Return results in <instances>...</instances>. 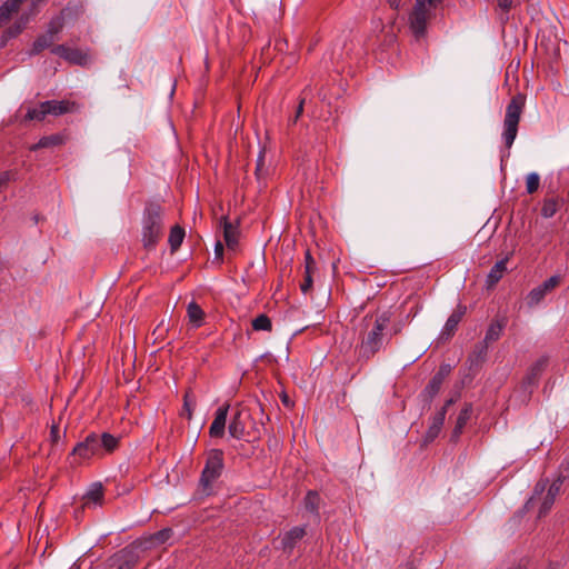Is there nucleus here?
<instances>
[{"mask_svg":"<svg viewBox=\"0 0 569 569\" xmlns=\"http://www.w3.org/2000/svg\"><path fill=\"white\" fill-rule=\"evenodd\" d=\"M54 41H56V37L46 31L43 34H40L39 37H37V39L34 40V42L32 44V48L30 50V54L36 56V54H39L44 49H48V48L52 49L54 47L53 46Z\"/></svg>","mask_w":569,"mask_h":569,"instance_id":"aec40b11","label":"nucleus"},{"mask_svg":"<svg viewBox=\"0 0 569 569\" xmlns=\"http://www.w3.org/2000/svg\"><path fill=\"white\" fill-rule=\"evenodd\" d=\"M460 433H461V429H453L451 439L457 440L459 438Z\"/></svg>","mask_w":569,"mask_h":569,"instance_id":"de8ad7c7","label":"nucleus"},{"mask_svg":"<svg viewBox=\"0 0 569 569\" xmlns=\"http://www.w3.org/2000/svg\"><path fill=\"white\" fill-rule=\"evenodd\" d=\"M450 366H441L425 387L421 396L425 401H431L440 391L443 381L450 373Z\"/></svg>","mask_w":569,"mask_h":569,"instance_id":"9d476101","label":"nucleus"},{"mask_svg":"<svg viewBox=\"0 0 569 569\" xmlns=\"http://www.w3.org/2000/svg\"><path fill=\"white\" fill-rule=\"evenodd\" d=\"M465 313L466 307L463 306H458L457 309L453 310V312L449 316L440 332V340L447 341L453 337Z\"/></svg>","mask_w":569,"mask_h":569,"instance_id":"ddd939ff","label":"nucleus"},{"mask_svg":"<svg viewBox=\"0 0 569 569\" xmlns=\"http://www.w3.org/2000/svg\"><path fill=\"white\" fill-rule=\"evenodd\" d=\"M219 226L222 228L223 240L227 248L231 251L237 250L240 234L239 222L232 223L227 216H222Z\"/></svg>","mask_w":569,"mask_h":569,"instance_id":"f8f14e48","label":"nucleus"},{"mask_svg":"<svg viewBox=\"0 0 569 569\" xmlns=\"http://www.w3.org/2000/svg\"><path fill=\"white\" fill-rule=\"evenodd\" d=\"M66 7L71 8V10L67 13L66 21L71 20V19H77L81 12V8L77 4H71V3L67 4Z\"/></svg>","mask_w":569,"mask_h":569,"instance_id":"4c0bfd02","label":"nucleus"},{"mask_svg":"<svg viewBox=\"0 0 569 569\" xmlns=\"http://www.w3.org/2000/svg\"><path fill=\"white\" fill-rule=\"evenodd\" d=\"M305 101L306 99L305 98H301L300 99V102H299V106L297 108V111H296V117L293 119V122H296L298 120V118L302 114L303 112V104H305Z\"/></svg>","mask_w":569,"mask_h":569,"instance_id":"37998d69","label":"nucleus"},{"mask_svg":"<svg viewBox=\"0 0 569 569\" xmlns=\"http://www.w3.org/2000/svg\"><path fill=\"white\" fill-rule=\"evenodd\" d=\"M171 537H172V529L164 528V529H161V530L157 531L156 533H153L150 537V541L152 545H162V543L167 542Z\"/></svg>","mask_w":569,"mask_h":569,"instance_id":"c85d7f7f","label":"nucleus"},{"mask_svg":"<svg viewBox=\"0 0 569 569\" xmlns=\"http://www.w3.org/2000/svg\"><path fill=\"white\" fill-rule=\"evenodd\" d=\"M210 437L213 439L223 438L226 429H209Z\"/></svg>","mask_w":569,"mask_h":569,"instance_id":"a19ab883","label":"nucleus"},{"mask_svg":"<svg viewBox=\"0 0 569 569\" xmlns=\"http://www.w3.org/2000/svg\"><path fill=\"white\" fill-rule=\"evenodd\" d=\"M313 284L312 273H305L303 281L300 284L302 293L307 295L311 291Z\"/></svg>","mask_w":569,"mask_h":569,"instance_id":"f704fd0d","label":"nucleus"},{"mask_svg":"<svg viewBox=\"0 0 569 569\" xmlns=\"http://www.w3.org/2000/svg\"><path fill=\"white\" fill-rule=\"evenodd\" d=\"M282 402H283L287 407H289V406H290V401H289L288 396H286V395L283 396V398H282Z\"/></svg>","mask_w":569,"mask_h":569,"instance_id":"09e8293b","label":"nucleus"},{"mask_svg":"<svg viewBox=\"0 0 569 569\" xmlns=\"http://www.w3.org/2000/svg\"><path fill=\"white\" fill-rule=\"evenodd\" d=\"M71 10L70 7H64L60 13L56 17H53L50 22L48 23V28H47V32H49L50 34L52 36H57L59 34L63 27H64V23H66V17H67V13Z\"/></svg>","mask_w":569,"mask_h":569,"instance_id":"5701e85b","label":"nucleus"},{"mask_svg":"<svg viewBox=\"0 0 569 569\" xmlns=\"http://www.w3.org/2000/svg\"><path fill=\"white\" fill-rule=\"evenodd\" d=\"M132 562L131 561H124L123 563H121L118 569H131L132 568Z\"/></svg>","mask_w":569,"mask_h":569,"instance_id":"49530a36","label":"nucleus"},{"mask_svg":"<svg viewBox=\"0 0 569 569\" xmlns=\"http://www.w3.org/2000/svg\"><path fill=\"white\" fill-rule=\"evenodd\" d=\"M391 319L389 311L366 316L362 319V330L360 331L359 357L365 359L372 358L383 345V331Z\"/></svg>","mask_w":569,"mask_h":569,"instance_id":"f257e3e1","label":"nucleus"},{"mask_svg":"<svg viewBox=\"0 0 569 569\" xmlns=\"http://www.w3.org/2000/svg\"><path fill=\"white\" fill-rule=\"evenodd\" d=\"M187 317L193 328H200L204 321V311L197 302L191 301L187 307Z\"/></svg>","mask_w":569,"mask_h":569,"instance_id":"6ab92c4d","label":"nucleus"},{"mask_svg":"<svg viewBox=\"0 0 569 569\" xmlns=\"http://www.w3.org/2000/svg\"><path fill=\"white\" fill-rule=\"evenodd\" d=\"M28 22V14L20 16L9 28L3 31L1 37V47H4L10 39L18 37L24 30Z\"/></svg>","mask_w":569,"mask_h":569,"instance_id":"2eb2a0df","label":"nucleus"},{"mask_svg":"<svg viewBox=\"0 0 569 569\" xmlns=\"http://www.w3.org/2000/svg\"><path fill=\"white\" fill-rule=\"evenodd\" d=\"M305 508L311 513H318L320 496L317 491L310 490L305 497Z\"/></svg>","mask_w":569,"mask_h":569,"instance_id":"bb28decb","label":"nucleus"},{"mask_svg":"<svg viewBox=\"0 0 569 569\" xmlns=\"http://www.w3.org/2000/svg\"><path fill=\"white\" fill-rule=\"evenodd\" d=\"M214 254H216V258L221 260L222 259V254H223V244L220 242V241H217L216 246H214Z\"/></svg>","mask_w":569,"mask_h":569,"instance_id":"79ce46f5","label":"nucleus"},{"mask_svg":"<svg viewBox=\"0 0 569 569\" xmlns=\"http://www.w3.org/2000/svg\"><path fill=\"white\" fill-rule=\"evenodd\" d=\"M507 262L508 258L501 259L497 261L490 269L486 280L488 288L496 286L503 277L505 272L507 271Z\"/></svg>","mask_w":569,"mask_h":569,"instance_id":"f3484780","label":"nucleus"},{"mask_svg":"<svg viewBox=\"0 0 569 569\" xmlns=\"http://www.w3.org/2000/svg\"><path fill=\"white\" fill-rule=\"evenodd\" d=\"M76 108V103L68 100H48L41 102L38 108L29 109L26 119L41 121L47 114L61 116L64 113L72 112Z\"/></svg>","mask_w":569,"mask_h":569,"instance_id":"0eeeda50","label":"nucleus"},{"mask_svg":"<svg viewBox=\"0 0 569 569\" xmlns=\"http://www.w3.org/2000/svg\"><path fill=\"white\" fill-rule=\"evenodd\" d=\"M228 408V406H221L217 409L214 419L210 427H226Z\"/></svg>","mask_w":569,"mask_h":569,"instance_id":"c756f323","label":"nucleus"},{"mask_svg":"<svg viewBox=\"0 0 569 569\" xmlns=\"http://www.w3.org/2000/svg\"><path fill=\"white\" fill-rule=\"evenodd\" d=\"M59 431H60V429H56V428H52V429H51V433H52V436H54V437H56V436H58Z\"/></svg>","mask_w":569,"mask_h":569,"instance_id":"8fccbe9b","label":"nucleus"},{"mask_svg":"<svg viewBox=\"0 0 569 569\" xmlns=\"http://www.w3.org/2000/svg\"><path fill=\"white\" fill-rule=\"evenodd\" d=\"M548 358L547 357H540L529 369L527 376H526V382L530 385H535L540 375L545 371V369L548 366Z\"/></svg>","mask_w":569,"mask_h":569,"instance_id":"4be33fe9","label":"nucleus"},{"mask_svg":"<svg viewBox=\"0 0 569 569\" xmlns=\"http://www.w3.org/2000/svg\"><path fill=\"white\" fill-rule=\"evenodd\" d=\"M547 569H556L553 566H549Z\"/></svg>","mask_w":569,"mask_h":569,"instance_id":"6e6d98bb","label":"nucleus"},{"mask_svg":"<svg viewBox=\"0 0 569 569\" xmlns=\"http://www.w3.org/2000/svg\"><path fill=\"white\" fill-rule=\"evenodd\" d=\"M103 501V487L101 483H93L88 492L83 496V506L101 505Z\"/></svg>","mask_w":569,"mask_h":569,"instance_id":"412c9836","label":"nucleus"},{"mask_svg":"<svg viewBox=\"0 0 569 569\" xmlns=\"http://www.w3.org/2000/svg\"><path fill=\"white\" fill-rule=\"evenodd\" d=\"M184 238V230L180 226H174L171 228L169 233V244L172 251H176L181 246Z\"/></svg>","mask_w":569,"mask_h":569,"instance_id":"393cba45","label":"nucleus"},{"mask_svg":"<svg viewBox=\"0 0 569 569\" xmlns=\"http://www.w3.org/2000/svg\"><path fill=\"white\" fill-rule=\"evenodd\" d=\"M546 483L539 481L535 487V495H540L545 490Z\"/></svg>","mask_w":569,"mask_h":569,"instance_id":"a18cd8bd","label":"nucleus"},{"mask_svg":"<svg viewBox=\"0 0 569 569\" xmlns=\"http://www.w3.org/2000/svg\"><path fill=\"white\" fill-rule=\"evenodd\" d=\"M163 209L159 203H147L141 221V241L146 249H153L163 233Z\"/></svg>","mask_w":569,"mask_h":569,"instance_id":"f03ea898","label":"nucleus"},{"mask_svg":"<svg viewBox=\"0 0 569 569\" xmlns=\"http://www.w3.org/2000/svg\"><path fill=\"white\" fill-rule=\"evenodd\" d=\"M555 499H556V498H553V497H551V496L546 495V497H545V499H543V501H542V503H541V507H540V509H539V515H538V516H539L540 518H541V517H543V516H546V515L548 513V511L551 509V507H552V505H553V502H555Z\"/></svg>","mask_w":569,"mask_h":569,"instance_id":"473e14b6","label":"nucleus"},{"mask_svg":"<svg viewBox=\"0 0 569 569\" xmlns=\"http://www.w3.org/2000/svg\"><path fill=\"white\" fill-rule=\"evenodd\" d=\"M472 415V406L471 405H465V407L461 409L460 413L458 415L456 427H465Z\"/></svg>","mask_w":569,"mask_h":569,"instance_id":"2f4dec72","label":"nucleus"},{"mask_svg":"<svg viewBox=\"0 0 569 569\" xmlns=\"http://www.w3.org/2000/svg\"><path fill=\"white\" fill-rule=\"evenodd\" d=\"M307 535L306 527H293L287 531L281 539V547L284 552L291 553L297 543Z\"/></svg>","mask_w":569,"mask_h":569,"instance_id":"4468645a","label":"nucleus"},{"mask_svg":"<svg viewBox=\"0 0 569 569\" xmlns=\"http://www.w3.org/2000/svg\"><path fill=\"white\" fill-rule=\"evenodd\" d=\"M67 137L62 133H53L50 136L42 137L36 144L30 147L31 151H36L42 148H51L61 146L66 142Z\"/></svg>","mask_w":569,"mask_h":569,"instance_id":"a211bd4d","label":"nucleus"},{"mask_svg":"<svg viewBox=\"0 0 569 569\" xmlns=\"http://www.w3.org/2000/svg\"><path fill=\"white\" fill-rule=\"evenodd\" d=\"M440 2L441 0H416L408 18L410 31L416 39L426 36L428 22L433 17V11Z\"/></svg>","mask_w":569,"mask_h":569,"instance_id":"20e7f679","label":"nucleus"},{"mask_svg":"<svg viewBox=\"0 0 569 569\" xmlns=\"http://www.w3.org/2000/svg\"><path fill=\"white\" fill-rule=\"evenodd\" d=\"M562 479L559 477L556 481H553L551 483V486L549 487V490L547 492L548 496H551L553 498H556V496L559 493L560 491V487L562 485Z\"/></svg>","mask_w":569,"mask_h":569,"instance_id":"e433bc0d","label":"nucleus"},{"mask_svg":"<svg viewBox=\"0 0 569 569\" xmlns=\"http://www.w3.org/2000/svg\"><path fill=\"white\" fill-rule=\"evenodd\" d=\"M525 107V97L517 94L512 97L507 106L502 139L507 149H510L518 133V126Z\"/></svg>","mask_w":569,"mask_h":569,"instance_id":"39448f33","label":"nucleus"},{"mask_svg":"<svg viewBox=\"0 0 569 569\" xmlns=\"http://www.w3.org/2000/svg\"><path fill=\"white\" fill-rule=\"evenodd\" d=\"M44 0H33L34 4L43 2Z\"/></svg>","mask_w":569,"mask_h":569,"instance_id":"864d4df0","label":"nucleus"},{"mask_svg":"<svg viewBox=\"0 0 569 569\" xmlns=\"http://www.w3.org/2000/svg\"><path fill=\"white\" fill-rule=\"evenodd\" d=\"M252 328L256 331H271L272 323L270 318L267 315L262 313L252 320Z\"/></svg>","mask_w":569,"mask_h":569,"instance_id":"cd10ccee","label":"nucleus"},{"mask_svg":"<svg viewBox=\"0 0 569 569\" xmlns=\"http://www.w3.org/2000/svg\"><path fill=\"white\" fill-rule=\"evenodd\" d=\"M439 430L440 429H428L421 447H426L428 443L432 442L439 436Z\"/></svg>","mask_w":569,"mask_h":569,"instance_id":"c9c22d12","label":"nucleus"},{"mask_svg":"<svg viewBox=\"0 0 569 569\" xmlns=\"http://www.w3.org/2000/svg\"><path fill=\"white\" fill-rule=\"evenodd\" d=\"M229 436L234 439H243L248 436L246 429H228Z\"/></svg>","mask_w":569,"mask_h":569,"instance_id":"58836bf2","label":"nucleus"},{"mask_svg":"<svg viewBox=\"0 0 569 569\" xmlns=\"http://www.w3.org/2000/svg\"><path fill=\"white\" fill-rule=\"evenodd\" d=\"M262 160H263V156L261 154V156L259 157V160H258V167L260 166V162H262Z\"/></svg>","mask_w":569,"mask_h":569,"instance_id":"3c124183","label":"nucleus"},{"mask_svg":"<svg viewBox=\"0 0 569 569\" xmlns=\"http://www.w3.org/2000/svg\"><path fill=\"white\" fill-rule=\"evenodd\" d=\"M497 4L502 11L507 12L512 7V0H497Z\"/></svg>","mask_w":569,"mask_h":569,"instance_id":"ea45409f","label":"nucleus"},{"mask_svg":"<svg viewBox=\"0 0 569 569\" xmlns=\"http://www.w3.org/2000/svg\"><path fill=\"white\" fill-rule=\"evenodd\" d=\"M540 186V177L536 172H531L526 178V188L529 194L535 193Z\"/></svg>","mask_w":569,"mask_h":569,"instance_id":"7c9ffc66","label":"nucleus"},{"mask_svg":"<svg viewBox=\"0 0 569 569\" xmlns=\"http://www.w3.org/2000/svg\"><path fill=\"white\" fill-rule=\"evenodd\" d=\"M27 0H7L0 6V28L4 26L20 10V7Z\"/></svg>","mask_w":569,"mask_h":569,"instance_id":"dca6fc26","label":"nucleus"},{"mask_svg":"<svg viewBox=\"0 0 569 569\" xmlns=\"http://www.w3.org/2000/svg\"><path fill=\"white\" fill-rule=\"evenodd\" d=\"M560 280V276H552L543 281L540 286L533 288L527 297L528 305L533 307L540 303L548 292L552 291L556 287L559 286Z\"/></svg>","mask_w":569,"mask_h":569,"instance_id":"9b49d317","label":"nucleus"},{"mask_svg":"<svg viewBox=\"0 0 569 569\" xmlns=\"http://www.w3.org/2000/svg\"><path fill=\"white\" fill-rule=\"evenodd\" d=\"M561 200L558 198H550L545 199L542 208H541V216L543 218H551L553 217L557 211L559 210Z\"/></svg>","mask_w":569,"mask_h":569,"instance_id":"a878e982","label":"nucleus"},{"mask_svg":"<svg viewBox=\"0 0 569 569\" xmlns=\"http://www.w3.org/2000/svg\"><path fill=\"white\" fill-rule=\"evenodd\" d=\"M51 53L74 66L86 67L91 62V57L87 51L78 48H71L66 44L54 46L51 49Z\"/></svg>","mask_w":569,"mask_h":569,"instance_id":"1a4fd4ad","label":"nucleus"},{"mask_svg":"<svg viewBox=\"0 0 569 569\" xmlns=\"http://www.w3.org/2000/svg\"><path fill=\"white\" fill-rule=\"evenodd\" d=\"M443 415H445V413H441V418H440V421H439V423H440V425H442V423H443Z\"/></svg>","mask_w":569,"mask_h":569,"instance_id":"603ef678","label":"nucleus"},{"mask_svg":"<svg viewBox=\"0 0 569 569\" xmlns=\"http://www.w3.org/2000/svg\"><path fill=\"white\" fill-rule=\"evenodd\" d=\"M507 318L506 317H497L491 321L489 325L483 341L476 347V350L473 351V356L479 359V361H482L487 355L488 345L497 341L502 332L503 329L507 326Z\"/></svg>","mask_w":569,"mask_h":569,"instance_id":"6e6552de","label":"nucleus"},{"mask_svg":"<svg viewBox=\"0 0 569 569\" xmlns=\"http://www.w3.org/2000/svg\"><path fill=\"white\" fill-rule=\"evenodd\" d=\"M118 443L119 438L109 432H102L101 435L91 432L83 442L77 445L73 453L83 459H89L93 456L101 457L116 450Z\"/></svg>","mask_w":569,"mask_h":569,"instance_id":"7ed1b4c3","label":"nucleus"},{"mask_svg":"<svg viewBox=\"0 0 569 569\" xmlns=\"http://www.w3.org/2000/svg\"><path fill=\"white\" fill-rule=\"evenodd\" d=\"M229 427H230V428L237 427V423H236V422H233V423H231Z\"/></svg>","mask_w":569,"mask_h":569,"instance_id":"5fc2aeb1","label":"nucleus"},{"mask_svg":"<svg viewBox=\"0 0 569 569\" xmlns=\"http://www.w3.org/2000/svg\"><path fill=\"white\" fill-rule=\"evenodd\" d=\"M197 407V396L191 389L186 390L183 395V406L180 412L181 417H186L188 420L191 419L192 412Z\"/></svg>","mask_w":569,"mask_h":569,"instance_id":"b1692460","label":"nucleus"},{"mask_svg":"<svg viewBox=\"0 0 569 569\" xmlns=\"http://www.w3.org/2000/svg\"><path fill=\"white\" fill-rule=\"evenodd\" d=\"M223 452L220 449L210 451L206 466L201 472L199 485L206 495L212 491V483L221 476L223 470Z\"/></svg>","mask_w":569,"mask_h":569,"instance_id":"423d86ee","label":"nucleus"},{"mask_svg":"<svg viewBox=\"0 0 569 569\" xmlns=\"http://www.w3.org/2000/svg\"><path fill=\"white\" fill-rule=\"evenodd\" d=\"M316 269V261L311 256L310 250H306L305 253V273H313Z\"/></svg>","mask_w":569,"mask_h":569,"instance_id":"72a5a7b5","label":"nucleus"},{"mask_svg":"<svg viewBox=\"0 0 569 569\" xmlns=\"http://www.w3.org/2000/svg\"><path fill=\"white\" fill-rule=\"evenodd\" d=\"M402 0H388V4L391 9L398 10Z\"/></svg>","mask_w":569,"mask_h":569,"instance_id":"c03bdc74","label":"nucleus"}]
</instances>
